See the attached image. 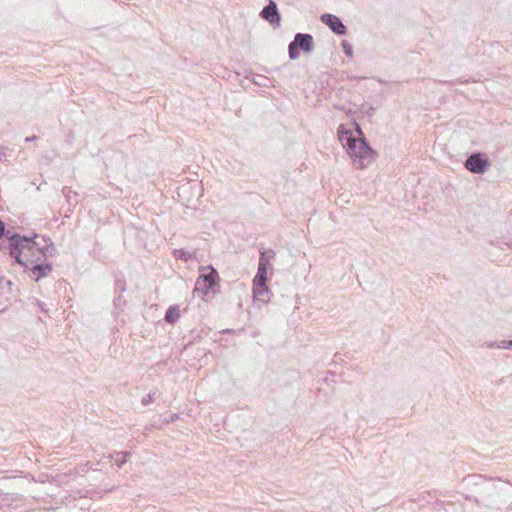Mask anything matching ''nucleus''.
<instances>
[{"instance_id":"9","label":"nucleus","mask_w":512,"mask_h":512,"mask_svg":"<svg viewBox=\"0 0 512 512\" xmlns=\"http://www.w3.org/2000/svg\"><path fill=\"white\" fill-rule=\"evenodd\" d=\"M11 285L12 283L10 280L0 278V312L6 308V303L9 299V293L5 291V289H9Z\"/></svg>"},{"instance_id":"1","label":"nucleus","mask_w":512,"mask_h":512,"mask_svg":"<svg viewBox=\"0 0 512 512\" xmlns=\"http://www.w3.org/2000/svg\"><path fill=\"white\" fill-rule=\"evenodd\" d=\"M34 237L14 234L9 237L10 255L25 269L29 270L35 281L47 277L52 272V264L46 261V257L54 256L56 248L50 239L42 238L44 244L36 241Z\"/></svg>"},{"instance_id":"3","label":"nucleus","mask_w":512,"mask_h":512,"mask_svg":"<svg viewBox=\"0 0 512 512\" xmlns=\"http://www.w3.org/2000/svg\"><path fill=\"white\" fill-rule=\"evenodd\" d=\"M271 268V264L265 259H259L257 273L253 279V297L257 301L268 302L271 292L268 289L267 272Z\"/></svg>"},{"instance_id":"15","label":"nucleus","mask_w":512,"mask_h":512,"mask_svg":"<svg viewBox=\"0 0 512 512\" xmlns=\"http://www.w3.org/2000/svg\"><path fill=\"white\" fill-rule=\"evenodd\" d=\"M341 46L343 48L344 53L348 57H351L353 55V47H352V45L348 41L343 40L342 43H341Z\"/></svg>"},{"instance_id":"16","label":"nucleus","mask_w":512,"mask_h":512,"mask_svg":"<svg viewBox=\"0 0 512 512\" xmlns=\"http://www.w3.org/2000/svg\"><path fill=\"white\" fill-rule=\"evenodd\" d=\"M175 256L178 259H184V260H187L190 257V255L186 251H184L183 249L176 250L175 251Z\"/></svg>"},{"instance_id":"2","label":"nucleus","mask_w":512,"mask_h":512,"mask_svg":"<svg viewBox=\"0 0 512 512\" xmlns=\"http://www.w3.org/2000/svg\"><path fill=\"white\" fill-rule=\"evenodd\" d=\"M353 125L358 134V138L344 125H340L337 129L338 138L350 156L354 167L357 169H365L375 160L376 152L370 147L364 137L360 125L356 122H354Z\"/></svg>"},{"instance_id":"17","label":"nucleus","mask_w":512,"mask_h":512,"mask_svg":"<svg viewBox=\"0 0 512 512\" xmlns=\"http://www.w3.org/2000/svg\"><path fill=\"white\" fill-rule=\"evenodd\" d=\"M153 396H154V394H151V393H149V394H147L146 396H144V397L142 398V404H143L144 406L149 405V404L153 401Z\"/></svg>"},{"instance_id":"14","label":"nucleus","mask_w":512,"mask_h":512,"mask_svg":"<svg viewBox=\"0 0 512 512\" xmlns=\"http://www.w3.org/2000/svg\"><path fill=\"white\" fill-rule=\"evenodd\" d=\"M274 257H275V252L272 249L260 251L259 259H265L268 263H270V260L273 259Z\"/></svg>"},{"instance_id":"8","label":"nucleus","mask_w":512,"mask_h":512,"mask_svg":"<svg viewBox=\"0 0 512 512\" xmlns=\"http://www.w3.org/2000/svg\"><path fill=\"white\" fill-rule=\"evenodd\" d=\"M260 15L271 25H280L281 16L274 1L269 0V3L262 9Z\"/></svg>"},{"instance_id":"10","label":"nucleus","mask_w":512,"mask_h":512,"mask_svg":"<svg viewBox=\"0 0 512 512\" xmlns=\"http://www.w3.org/2000/svg\"><path fill=\"white\" fill-rule=\"evenodd\" d=\"M180 318V309L178 305H172L166 310L164 319L167 323L174 324Z\"/></svg>"},{"instance_id":"18","label":"nucleus","mask_w":512,"mask_h":512,"mask_svg":"<svg viewBox=\"0 0 512 512\" xmlns=\"http://www.w3.org/2000/svg\"><path fill=\"white\" fill-rule=\"evenodd\" d=\"M37 139H38V137H37V136H35V135H33V136H30V137H27V138L25 139V141L30 142V141H35V140H37Z\"/></svg>"},{"instance_id":"11","label":"nucleus","mask_w":512,"mask_h":512,"mask_svg":"<svg viewBox=\"0 0 512 512\" xmlns=\"http://www.w3.org/2000/svg\"><path fill=\"white\" fill-rule=\"evenodd\" d=\"M128 456H130L129 452H116L113 455H109L108 458L110 460H115V463L118 467H122L127 462Z\"/></svg>"},{"instance_id":"6","label":"nucleus","mask_w":512,"mask_h":512,"mask_svg":"<svg viewBox=\"0 0 512 512\" xmlns=\"http://www.w3.org/2000/svg\"><path fill=\"white\" fill-rule=\"evenodd\" d=\"M489 159L484 153L475 152L472 153L466 159L464 166L465 168L474 174H483L489 167Z\"/></svg>"},{"instance_id":"12","label":"nucleus","mask_w":512,"mask_h":512,"mask_svg":"<svg viewBox=\"0 0 512 512\" xmlns=\"http://www.w3.org/2000/svg\"><path fill=\"white\" fill-rule=\"evenodd\" d=\"M251 81L257 85V86H260V87H270L271 85V80L264 76V75H260V74H255L253 75V77L251 78Z\"/></svg>"},{"instance_id":"4","label":"nucleus","mask_w":512,"mask_h":512,"mask_svg":"<svg viewBox=\"0 0 512 512\" xmlns=\"http://www.w3.org/2000/svg\"><path fill=\"white\" fill-rule=\"evenodd\" d=\"M314 42L311 34L297 33L294 40L288 45L289 58L296 60L299 57V50L309 53L313 50Z\"/></svg>"},{"instance_id":"5","label":"nucleus","mask_w":512,"mask_h":512,"mask_svg":"<svg viewBox=\"0 0 512 512\" xmlns=\"http://www.w3.org/2000/svg\"><path fill=\"white\" fill-rule=\"evenodd\" d=\"M209 269L208 273L200 274L195 284V291L201 292L203 295L214 293L215 287L219 286L218 272L213 267H209Z\"/></svg>"},{"instance_id":"13","label":"nucleus","mask_w":512,"mask_h":512,"mask_svg":"<svg viewBox=\"0 0 512 512\" xmlns=\"http://www.w3.org/2000/svg\"><path fill=\"white\" fill-rule=\"evenodd\" d=\"M486 346L489 348L512 349V340L489 342Z\"/></svg>"},{"instance_id":"7","label":"nucleus","mask_w":512,"mask_h":512,"mask_svg":"<svg viewBox=\"0 0 512 512\" xmlns=\"http://www.w3.org/2000/svg\"><path fill=\"white\" fill-rule=\"evenodd\" d=\"M320 20L322 23L327 25L330 30L336 35L342 36L347 33V28L341 21V19L333 14L324 13L321 15Z\"/></svg>"}]
</instances>
